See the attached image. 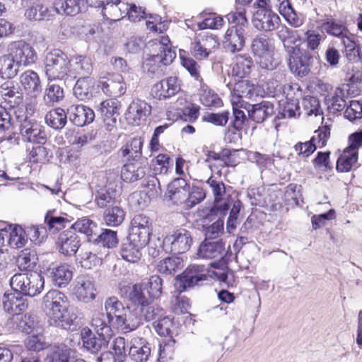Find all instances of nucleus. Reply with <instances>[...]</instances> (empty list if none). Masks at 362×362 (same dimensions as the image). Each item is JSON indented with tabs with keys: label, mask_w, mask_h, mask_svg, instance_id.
Listing matches in <instances>:
<instances>
[{
	"label": "nucleus",
	"mask_w": 362,
	"mask_h": 362,
	"mask_svg": "<svg viewBox=\"0 0 362 362\" xmlns=\"http://www.w3.org/2000/svg\"><path fill=\"white\" fill-rule=\"evenodd\" d=\"M81 337L84 349L92 354H97L106 348L111 338V336L105 337L100 333L94 334L87 327L81 330Z\"/></svg>",
	"instance_id": "412c9836"
},
{
	"label": "nucleus",
	"mask_w": 362,
	"mask_h": 362,
	"mask_svg": "<svg viewBox=\"0 0 362 362\" xmlns=\"http://www.w3.org/2000/svg\"><path fill=\"white\" fill-rule=\"evenodd\" d=\"M0 98L8 108H15L22 103L23 95L18 84L7 81L0 86Z\"/></svg>",
	"instance_id": "393cba45"
},
{
	"label": "nucleus",
	"mask_w": 362,
	"mask_h": 362,
	"mask_svg": "<svg viewBox=\"0 0 362 362\" xmlns=\"http://www.w3.org/2000/svg\"><path fill=\"white\" fill-rule=\"evenodd\" d=\"M147 245L148 243L141 240L128 235L121 244L120 255L127 262H136L141 257V250Z\"/></svg>",
	"instance_id": "aec40b11"
},
{
	"label": "nucleus",
	"mask_w": 362,
	"mask_h": 362,
	"mask_svg": "<svg viewBox=\"0 0 362 362\" xmlns=\"http://www.w3.org/2000/svg\"><path fill=\"white\" fill-rule=\"evenodd\" d=\"M151 233V219L144 214L134 215L131 221L129 235L148 243Z\"/></svg>",
	"instance_id": "4468645a"
},
{
	"label": "nucleus",
	"mask_w": 362,
	"mask_h": 362,
	"mask_svg": "<svg viewBox=\"0 0 362 362\" xmlns=\"http://www.w3.org/2000/svg\"><path fill=\"white\" fill-rule=\"evenodd\" d=\"M283 4L285 0H278ZM270 0H258V10L254 13L252 24L258 30L269 32L275 30L281 20L279 16L267 8Z\"/></svg>",
	"instance_id": "423d86ee"
},
{
	"label": "nucleus",
	"mask_w": 362,
	"mask_h": 362,
	"mask_svg": "<svg viewBox=\"0 0 362 362\" xmlns=\"http://www.w3.org/2000/svg\"><path fill=\"white\" fill-rule=\"evenodd\" d=\"M27 239L35 245H40L47 238V231L42 225H30L25 227Z\"/></svg>",
	"instance_id": "6e6d98bb"
},
{
	"label": "nucleus",
	"mask_w": 362,
	"mask_h": 362,
	"mask_svg": "<svg viewBox=\"0 0 362 362\" xmlns=\"http://www.w3.org/2000/svg\"><path fill=\"white\" fill-rule=\"evenodd\" d=\"M71 220L72 218L66 214L57 215L54 211H48L45 216V222L52 233L65 228Z\"/></svg>",
	"instance_id": "49530a36"
},
{
	"label": "nucleus",
	"mask_w": 362,
	"mask_h": 362,
	"mask_svg": "<svg viewBox=\"0 0 362 362\" xmlns=\"http://www.w3.org/2000/svg\"><path fill=\"white\" fill-rule=\"evenodd\" d=\"M67 113L69 120L78 127H83L91 123L95 116L91 108L83 105H71L67 110Z\"/></svg>",
	"instance_id": "cd10ccee"
},
{
	"label": "nucleus",
	"mask_w": 362,
	"mask_h": 362,
	"mask_svg": "<svg viewBox=\"0 0 362 362\" xmlns=\"http://www.w3.org/2000/svg\"><path fill=\"white\" fill-rule=\"evenodd\" d=\"M141 284L146 287L147 294L153 300L160 298L162 295L163 280L159 276L153 275L147 282H142Z\"/></svg>",
	"instance_id": "4d7b16f0"
},
{
	"label": "nucleus",
	"mask_w": 362,
	"mask_h": 362,
	"mask_svg": "<svg viewBox=\"0 0 362 362\" xmlns=\"http://www.w3.org/2000/svg\"><path fill=\"white\" fill-rule=\"evenodd\" d=\"M288 66L291 71L298 76H305L310 72L315 61L314 57L307 51H300L297 47L293 52H289Z\"/></svg>",
	"instance_id": "6e6552de"
},
{
	"label": "nucleus",
	"mask_w": 362,
	"mask_h": 362,
	"mask_svg": "<svg viewBox=\"0 0 362 362\" xmlns=\"http://www.w3.org/2000/svg\"><path fill=\"white\" fill-rule=\"evenodd\" d=\"M134 161V163L124 164L122 168L121 178L126 182H134L146 178L149 173L146 162Z\"/></svg>",
	"instance_id": "a878e982"
},
{
	"label": "nucleus",
	"mask_w": 362,
	"mask_h": 362,
	"mask_svg": "<svg viewBox=\"0 0 362 362\" xmlns=\"http://www.w3.org/2000/svg\"><path fill=\"white\" fill-rule=\"evenodd\" d=\"M43 301L50 325L64 329H71L77 315L70 308L67 296L60 291L53 289L46 293Z\"/></svg>",
	"instance_id": "f257e3e1"
},
{
	"label": "nucleus",
	"mask_w": 362,
	"mask_h": 362,
	"mask_svg": "<svg viewBox=\"0 0 362 362\" xmlns=\"http://www.w3.org/2000/svg\"><path fill=\"white\" fill-rule=\"evenodd\" d=\"M95 202L98 207L106 209L115 204L116 199L113 192L106 189H100L97 192Z\"/></svg>",
	"instance_id": "338daca9"
},
{
	"label": "nucleus",
	"mask_w": 362,
	"mask_h": 362,
	"mask_svg": "<svg viewBox=\"0 0 362 362\" xmlns=\"http://www.w3.org/2000/svg\"><path fill=\"white\" fill-rule=\"evenodd\" d=\"M38 262V256L35 250L30 248L23 249L18 255L16 264L21 271L27 272H35Z\"/></svg>",
	"instance_id": "ea45409f"
},
{
	"label": "nucleus",
	"mask_w": 362,
	"mask_h": 362,
	"mask_svg": "<svg viewBox=\"0 0 362 362\" xmlns=\"http://www.w3.org/2000/svg\"><path fill=\"white\" fill-rule=\"evenodd\" d=\"M223 251L224 243L222 240L204 239L198 249L197 255L203 259H213L221 256V260L211 264L213 267L218 268L226 264V262L222 256Z\"/></svg>",
	"instance_id": "ddd939ff"
},
{
	"label": "nucleus",
	"mask_w": 362,
	"mask_h": 362,
	"mask_svg": "<svg viewBox=\"0 0 362 362\" xmlns=\"http://www.w3.org/2000/svg\"><path fill=\"white\" fill-rule=\"evenodd\" d=\"M189 185L181 177L174 179L167 189V197L175 204H186Z\"/></svg>",
	"instance_id": "c85d7f7f"
},
{
	"label": "nucleus",
	"mask_w": 362,
	"mask_h": 362,
	"mask_svg": "<svg viewBox=\"0 0 362 362\" xmlns=\"http://www.w3.org/2000/svg\"><path fill=\"white\" fill-rule=\"evenodd\" d=\"M67 114L62 108L53 109L46 114L45 123L54 130H61L67 123Z\"/></svg>",
	"instance_id": "a18cd8bd"
},
{
	"label": "nucleus",
	"mask_w": 362,
	"mask_h": 362,
	"mask_svg": "<svg viewBox=\"0 0 362 362\" xmlns=\"http://www.w3.org/2000/svg\"><path fill=\"white\" fill-rule=\"evenodd\" d=\"M253 67V60L249 54H238L235 57L232 72L234 76L243 78L250 75Z\"/></svg>",
	"instance_id": "a19ab883"
},
{
	"label": "nucleus",
	"mask_w": 362,
	"mask_h": 362,
	"mask_svg": "<svg viewBox=\"0 0 362 362\" xmlns=\"http://www.w3.org/2000/svg\"><path fill=\"white\" fill-rule=\"evenodd\" d=\"M276 29H277L276 35L282 42L286 52L295 51V49L298 47L296 43L299 39L297 31L292 28H288L286 25H279Z\"/></svg>",
	"instance_id": "79ce46f5"
},
{
	"label": "nucleus",
	"mask_w": 362,
	"mask_h": 362,
	"mask_svg": "<svg viewBox=\"0 0 362 362\" xmlns=\"http://www.w3.org/2000/svg\"><path fill=\"white\" fill-rule=\"evenodd\" d=\"M284 90L287 102L282 109V117H294L296 111L299 109V98L302 97V90L298 83L286 86Z\"/></svg>",
	"instance_id": "6ab92c4d"
},
{
	"label": "nucleus",
	"mask_w": 362,
	"mask_h": 362,
	"mask_svg": "<svg viewBox=\"0 0 362 362\" xmlns=\"http://www.w3.org/2000/svg\"><path fill=\"white\" fill-rule=\"evenodd\" d=\"M93 71L91 60L86 56H75L71 60L70 78H76V75L89 76Z\"/></svg>",
	"instance_id": "4c0bfd02"
},
{
	"label": "nucleus",
	"mask_w": 362,
	"mask_h": 362,
	"mask_svg": "<svg viewBox=\"0 0 362 362\" xmlns=\"http://www.w3.org/2000/svg\"><path fill=\"white\" fill-rule=\"evenodd\" d=\"M156 332L162 337H172L171 328L173 325V322L171 318L164 315L158 320H156L153 323Z\"/></svg>",
	"instance_id": "680f3d73"
},
{
	"label": "nucleus",
	"mask_w": 362,
	"mask_h": 362,
	"mask_svg": "<svg viewBox=\"0 0 362 362\" xmlns=\"http://www.w3.org/2000/svg\"><path fill=\"white\" fill-rule=\"evenodd\" d=\"M152 47L154 53L145 59L143 68L152 74H160L162 70L159 69L161 66L170 64L176 57V52L172 48L168 36H162L159 40H155Z\"/></svg>",
	"instance_id": "7ed1b4c3"
},
{
	"label": "nucleus",
	"mask_w": 362,
	"mask_h": 362,
	"mask_svg": "<svg viewBox=\"0 0 362 362\" xmlns=\"http://www.w3.org/2000/svg\"><path fill=\"white\" fill-rule=\"evenodd\" d=\"M167 248L170 253L182 254L188 251L192 244L190 231L185 228H180L165 237Z\"/></svg>",
	"instance_id": "9b49d317"
},
{
	"label": "nucleus",
	"mask_w": 362,
	"mask_h": 362,
	"mask_svg": "<svg viewBox=\"0 0 362 362\" xmlns=\"http://www.w3.org/2000/svg\"><path fill=\"white\" fill-rule=\"evenodd\" d=\"M345 47V55L349 62H361L362 58L361 47L356 44L349 37L343 42Z\"/></svg>",
	"instance_id": "052dcab7"
},
{
	"label": "nucleus",
	"mask_w": 362,
	"mask_h": 362,
	"mask_svg": "<svg viewBox=\"0 0 362 362\" xmlns=\"http://www.w3.org/2000/svg\"><path fill=\"white\" fill-rule=\"evenodd\" d=\"M71 349L64 344L54 346L49 350L45 362H69Z\"/></svg>",
	"instance_id": "603ef678"
},
{
	"label": "nucleus",
	"mask_w": 362,
	"mask_h": 362,
	"mask_svg": "<svg viewBox=\"0 0 362 362\" xmlns=\"http://www.w3.org/2000/svg\"><path fill=\"white\" fill-rule=\"evenodd\" d=\"M2 306L4 311L13 315H19L28 307L27 298L17 291L6 292L2 298Z\"/></svg>",
	"instance_id": "5701e85b"
},
{
	"label": "nucleus",
	"mask_w": 362,
	"mask_h": 362,
	"mask_svg": "<svg viewBox=\"0 0 362 362\" xmlns=\"http://www.w3.org/2000/svg\"><path fill=\"white\" fill-rule=\"evenodd\" d=\"M247 112L249 117L253 122L260 124L274 115V107L272 103L264 100L259 103L250 105Z\"/></svg>",
	"instance_id": "473e14b6"
},
{
	"label": "nucleus",
	"mask_w": 362,
	"mask_h": 362,
	"mask_svg": "<svg viewBox=\"0 0 362 362\" xmlns=\"http://www.w3.org/2000/svg\"><path fill=\"white\" fill-rule=\"evenodd\" d=\"M124 211L117 204L107 207L103 212V221L106 226L110 227L121 225L124 220Z\"/></svg>",
	"instance_id": "de8ad7c7"
},
{
	"label": "nucleus",
	"mask_w": 362,
	"mask_h": 362,
	"mask_svg": "<svg viewBox=\"0 0 362 362\" xmlns=\"http://www.w3.org/2000/svg\"><path fill=\"white\" fill-rule=\"evenodd\" d=\"M45 72L49 81L66 80L71 75V59L61 49H54L46 54Z\"/></svg>",
	"instance_id": "20e7f679"
},
{
	"label": "nucleus",
	"mask_w": 362,
	"mask_h": 362,
	"mask_svg": "<svg viewBox=\"0 0 362 362\" xmlns=\"http://www.w3.org/2000/svg\"><path fill=\"white\" fill-rule=\"evenodd\" d=\"M151 352V348L149 343L144 339L140 338L138 341L135 339L131 346L129 355L134 362H146Z\"/></svg>",
	"instance_id": "58836bf2"
},
{
	"label": "nucleus",
	"mask_w": 362,
	"mask_h": 362,
	"mask_svg": "<svg viewBox=\"0 0 362 362\" xmlns=\"http://www.w3.org/2000/svg\"><path fill=\"white\" fill-rule=\"evenodd\" d=\"M8 53L20 66L33 64L37 59L35 49L23 40L11 42L8 46Z\"/></svg>",
	"instance_id": "0eeeda50"
},
{
	"label": "nucleus",
	"mask_w": 362,
	"mask_h": 362,
	"mask_svg": "<svg viewBox=\"0 0 362 362\" xmlns=\"http://www.w3.org/2000/svg\"><path fill=\"white\" fill-rule=\"evenodd\" d=\"M117 232L111 229H101L100 234H96L93 238H90V244L93 247L103 249H112L118 244Z\"/></svg>",
	"instance_id": "e433bc0d"
},
{
	"label": "nucleus",
	"mask_w": 362,
	"mask_h": 362,
	"mask_svg": "<svg viewBox=\"0 0 362 362\" xmlns=\"http://www.w3.org/2000/svg\"><path fill=\"white\" fill-rule=\"evenodd\" d=\"M250 85L249 81L246 80L238 81L235 83L233 90H231V102L233 104L242 105L243 98H244Z\"/></svg>",
	"instance_id": "69168bd1"
},
{
	"label": "nucleus",
	"mask_w": 362,
	"mask_h": 362,
	"mask_svg": "<svg viewBox=\"0 0 362 362\" xmlns=\"http://www.w3.org/2000/svg\"><path fill=\"white\" fill-rule=\"evenodd\" d=\"M20 82L25 90L31 97H37L42 92V86L38 74L27 70L20 76Z\"/></svg>",
	"instance_id": "f704fd0d"
},
{
	"label": "nucleus",
	"mask_w": 362,
	"mask_h": 362,
	"mask_svg": "<svg viewBox=\"0 0 362 362\" xmlns=\"http://www.w3.org/2000/svg\"><path fill=\"white\" fill-rule=\"evenodd\" d=\"M226 18L229 23L235 25L226 30L223 45L226 52L235 53L242 50L245 46V28L248 25V21L245 10L230 12Z\"/></svg>",
	"instance_id": "f03ea898"
},
{
	"label": "nucleus",
	"mask_w": 362,
	"mask_h": 362,
	"mask_svg": "<svg viewBox=\"0 0 362 362\" xmlns=\"http://www.w3.org/2000/svg\"><path fill=\"white\" fill-rule=\"evenodd\" d=\"M54 8L60 15L76 16L87 7L85 0H54Z\"/></svg>",
	"instance_id": "2f4dec72"
},
{
	"label": "nucleus",
	"mask_w": 362,
	"mask_h": 362,
	"mask_svg": "<svg viewBox=\"0 0 362 362\" xmlns=\"http://www.w3.org/2000/svg\"><path fill=\"white\" fill-rule=\"evenodd\" d=\"M56 245L58 251L64 256L74 255L81 246V240L73 229L68 228L59 233Z\"/></svg>",
	"instance_id": "2eb2a0df"
},
{
	"label": "nucleus",
	"mask_w": 362,
	"mask_h": 362,
	"mask_svg": "<svg viewBox=\"0 0 362 362\" xmlns=\"http://www.w3.org/2000/svg\"><path fill=\"white\" fill-rule=\"evenodd\" d=\"M5 229L7 232L6 238L11 248H21L25 245L28 239L25 228H23L18 225L7 224Z\"/></svg>",
	"instance_id": "c9c22d12"
},
{
	"label": "nucleus",
	"mask_w": 362,
	"mask_h": 362,
	"mask_svg": "<svg viewBox=\"0 0 362 362\" xmlns=\"http://www.w3.org/2000/svg\"><path fill=\"white\" fill-rule=\"evenodd\" d=\"M20 66L8 54L0 56V78L10 80L18 75Z\"/></svg>",
	"instance_id": "37998d69"
},
{
	"label": "nucleus",
	"mask_w": 362,
	"mask_h": 362,
	"mask_svg": "<svg viewBox=\"0 0 362 362\" xmlns=\"http://www.w3.org/2000/svg\"><path fill=\"white\" fill-rule=\"evenodd\" d=\"M182 259L178 257H167L157 265L158 271L163 274H175L182 267Z\"/></svg>",
	"instance_id": "864d4df0"
},
{
	"label": "nucleus",
	"mask_w": 362,
	"mask_h": 362,
	"mask_svg": "<svg viewBox=\"0 0 362 362\" xmlns=\"http://www.w3.org/2000/svg\"><path fill=\"white\" fill-rule=\"evenodd\" d=\"M320 28L322 33L339 38L342 42H345V40L349 39L350 34L346 23L332 16L327 17L322 21Z\"/></svg>",
	"instance_id": "bb28decb"
},
{
	"label": "nucleus",
	"mask_w": 362,
	"mask_h": 362,
	"mask_svg": "<svg viewBox=\"0 0 362 362\" xmlns=\"http://www.w3.org/2000/svg\"><path fill=\"white\" fill-rule=\"evenodd\" d=\"M170 157L167 154L160 153L151 160L155 175H165L169 170Z\"/></svg>",
	"instance_id": "0e129e2a"
},
{
	"label": "nucleus",
	"mask_w": 362,
	"mask_h": 362,
	"mask_svg": "<svg viewBox=\"0 0 362 362\" xmlns=\"http://www.w3.org/2000/svg\"><path fill=\"white\" fill-rule=\"evenodd\" d=\"M201 103L209 107H220L222 106V100L212 90L203 89L199 98Z\"/></svg>",
	"instance_id": "e2e57ef3"
},
{
	"label": "nucleus",
	"mask_w": 362,
	"mask_h": 362,
	"mask_svg": "<svg viewBox=\"0 0 362 362\" xmlns=\"http://www.w3.org/2000/svg\"><path fill=\"white\" fill-rule=\"evenodd\" d=\"M252 52L255 57L268 53L274 49L273 46L270 43L269 38L264 34H259L256 35L251 44Z\"/></svg>",
	"instance_id": "5fc2aeb1"
},
{
	"label": "nucleus",
	"mask_w": 362,
	"mask_h": 362,
	"mask_svg": "<svg viewBox=\"0 0 362 362\" xmlns=\"http://www.w3.org/2000/svg\"><path fill=\"white\" fill-rule=\"evenodd\" d=\"M146 287L140 284H135L126 288L127 297L131 302L132 305L142 308L148 303H152V298L146 293Z\"/></svg>",
	"instance_id": "72a5a7b5"
},
{
	"label": "nucleus",
	"mask_w": 362,
	"mask_h": 362,
	"mask_svg": "<svg viewBox=\"0 0 362 362\" xmlns=\"http://www.w3.org/2000/svg\"><path fill=\"white\" fill-rule=\"evenodd\" d=\"M98 87L107 96L117 98L124 95L127 86L122 75L110 74L101 76L98 81Z\"/></svg>",
	"instance_id": "f8f14e48"
},
{
	"label": "nucleus",
	"mask_w": 362,
	"mask_h": 362,
	"mask_svg": "<svg viewBox=\"0 0 362 362\" xmlns=\"http://www.w3.org/2000/svg\"><path fill=\"white\" fill-rule=\"evenodd\" d=\"M69 228L74 230L75 233L85 234L89 243L90 238H93L98 230L97 223L87 218L78 219Z\"/></svg>",
	"instance_id": "8fccbe9b"
},
{
	"label": "nucleus",
	"mask_w": 362,
	"mask_h": 362,
	"mask_svg": "<svg viewBox=\"0 0 362 362\" xmlns=\"http://www.w3.org/2000/svg\"><path fill=\"white\" fill-rule=\"evenodd\" d=\"M45 285L44 277L37 272L17 273L10 279V286L13 291L24 296L34 297L39 295Z\"/></svg>",
	"instance_id": "39448f33"
},
{
	"label": "nucleus",
	"mask_w": 362,
	"mask_h": 362,
	"mask_svg": "<svg viewBox=\"0 0 362 362\" xmlns=\"http://www.w3.org/2000/svg\"><path fill=\"white\" fill-rule=\"evenodd\" d=\"M74 292L78 300L88 303L95 298L93 278L88 275L78 276L75 281Z\"/></svg>",
	"instance_id": "b1692460"
},
{
	"label": "nucleus",
	"mask_w": 362,
	"mask_h": 362,
	"mask_svg": "<svg viewBox=\"0 0 362 362\" xmlns=\"http://www.w3.org/2000/svg\"><path fill=\"white\" fill-rule=\"evenodd\" d=\"M64 97V89L58 84L49 82L43 96L46 105L53 106L63 100Z\"/></svg>",
	"instance_id": "3c124183"
},
{
	"label": "nucleus",
	"mask_w": 362,
	"mask_h": 362,
	"mask_svg": "<svg viewBox=\"0 0 362 362\" xmlns=\"http://www.w3.org/2000/svg\"><path fill=\"white\" fill-rule=\"evenodd\" d=\"M206 279L207 275L204 266L197 264L189 265L180 275L176 277L181 291L199 286L200 282L206 280Z\"/></svg>",
	"instance_id": "1a4fd4ad"
},
{
	"label": "nucleus",
	"mask_w": 362,
	"mask_h": 362,
	"mask_svg": "<svg viewBox=\"0 0 362 362\" xmlns=\"http://www.w3.org/2000/svg\"><path fill=\"white\" fill-rule=\"evenodd\" d=\"M181 90L177 76H169L156 83L152 88L153 97L161 100L170 98Z\"/></svg>",
	"instance_id": "f3484780"
},
{
	"label": "nucleus",
	"mask_w": 362,
	"mask_h": 362,
	"mask_svg": "<svg viewBox=\"0 0 362 362\" xmlns=\"http://www.w3.org/2000/svg\"><path fill=\"white\" fill-rule=\"evenodd\" d=\"M206 184L210 187L214 197V206L211 208L210 216H223L229 209V205L226 202H221L223 197L226 194V185L222 180L211 176L207 180Z\"/></svg>",
	"instance_id": "9d476101"
},
{
	"label": "nucleus",
	"mask_w": 362,
	"mask_h": 362,
	"mask_svg": "<svg viewBox=\"0 0 362 362\" xmlns=\"http://www.w3.org/2000/svg\"><path fill=\"white\" fill-rule=\"evenodd\" d=\"M91 325L95 329L96 333H100V334L105 337H112L110 325H112V324L108 322L107 315L105 316L103 313H98L95 314L92 319Z\"/></svg>",
	"instance_id": "13d9d810"
},
{
	"label": "nucleus",
	"mask_w": 362,
	"mask_h": 362,
	"mask_svg": "<svg viewBox=\"0 0 362 362\" xmlns=\"http://www.w3.org/2000/svg\"><path fill=\"white\" fill-rule=\"evenodd\" d=\"M47 12L48 8L37 1L25 11V16L29 20L42 21L47 17Z\"/></svg>",
	"instance_id": "bf43d9fd"
},
{
	"label": "nucleus",
	"mask_w": 362,
	"mask_h": 362,
	"mask_svg": "<svg viewBox=\"0 0 362 362\" xmlns=\"http://www.w3.org/2000/svg\"><path fill=\"white\" fill-rule=\"evenodd\" d=\"M47 276L58 287H65L72 279V271L66 263H52L46 269Z\"/></svg>",
	"instance_id": "4be33fe9"
},
{
	"label": "nucleus",
	"mask_w": 362,
	"mask_h": 362,
	"mask_svg": "<svg viewBox=\"0 0 362 362\" xmlns=\"http://www.w3.org/2000/svg\"><path fill=\"white\" fill-rule=\"evenodd\" d=\"M139 308L132 305H127L122 322L119 324L117 327L121 328L125 332H128L136 329L143 324L142 309Z\"/></svg>",
	"instance_id": "c756f323"
},
{
	"label": "nucleus",
	"mask_w": 362,
	"mask_h": 362,
	"mask_svg": "<svg viewBox=\"0 0 362 362\" xmlns=\"http://www.w3.org/2000/svg\"><path fill=\"white\" fill-rule=\"evenodd\" d=\"M20 134L24 141L44 144L47 141V134L42 126L35 122L25 119L19 127Z\"/></svg>",
	"instance_id": "dca6fc26"
},
{
	"label": "nucleus",
	"mask_w": 362,
	"mask_h": 362,
	"mask_svg": "<svg viewBox=\"0 0 362 362\" xmlns=\"http://www.w3.org/2000/svg\"><path fill=\"white\" fill-rule=\"evenodd\" d=\"M143 140L141 137H135L120 149L122 156L127 157L129 160H138L142 154Z\"/></svg>",
	"instance_id": "09e8293b"
},
{
	"label": "nucleus",
	"mask_w": 362,
	"mask_h": 362,
	"mask_svg": "<svg viewBox=\"0 0 362 362\" xmlns=\"http://www.w3.org/2000/svg\"><path fill=\"white\" fill-rule=\"evenodd\" d=\"M126 309L127 307H124L117 297H110L105 302V310L108 322L117 327L122 322Z\"/></svg>",
	"instance_id": "7c9ffc66"
},
{
	"label": "nucleus",
	"mask_w": 362,
	"mask_h": 362,
	"mask_svg": "<svg viewBox=\"0 0 362 362\" xmlns=\"http://www.w3.org/2000/svg\"><path fill=\"white\" fill-rule=\"evenodd\" d=\"M349 155L344 154L339 157L337 161V170L339 172H349L351 170L353 165L358 160V151H350ZM344 153H346L344 152Z\"/></svg>",
	"instance_id": "774afa93"
},
{
	"label": "nucleus",
	"mask_w": 362,
	"mask_h": 362,
	"mask_svg": "<svg viewBox=\"0 0 362 362\" xmlns=\"http://www.w3.org/2000/svg\"><path fill=\"white\" fill-rule=\"evenodd\" d=\"M94 81L89 76L79 78L74 87V94L80 100H89L93 95Z\"/></svg>",
	"instance_id": "c03bdc74"
},
{
	"label": "nucleus",
	"mask_w": 362,
	"mask_h": 362,
	"mask_svg": "<svg viewBox=\"0 0 362 362\" xmlns=\"http://www.w3.org/2000/svg\"><path fill=\"white\" fill-rule=\"evenodd\" d=\"M151 112V106L145 100L136 99L129 105L125 113V118L132 125H139L141 121H145Z\"/></svg>",
	"instance_id": "a211bd4d"
}]
</instances>
